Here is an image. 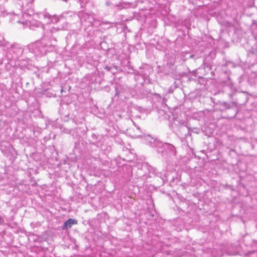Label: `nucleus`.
<instances>
[{
    "label": "nucleus",
    "mask_w": 257,
    "mask_h": 257,
    "mask_svg": "<svg viewBox=\"0 0 257 257\" xmlns=\"http://www.w3.org/2000/svg\"><path fill=\"white\" fill-rule=\"evenodd\" d=\"M146 140L148 141L149 143L155 144H159L162 143L161 141L157 139H155L153 137H151L150 136H148L146 138Z\"/></svg>",
    "instance_id": "20e7f679"
},
{
    "label": "nucleus",
    "mask_w": 257,
    "mask_h": 257,
    "mask_svg": "<svg viewBox=\"0 0 257 257\" xmlns=\"http://www.w3.org/2000/svg\"><path fill=\"white\" fill-rule=\"evenodd\" d=\"M12 51H13V49H10L9 51V53L7 55V57H8V59H9V53H10ZM16 59H17V57H13L11 58H10V62L8 63V64L7 65V67H8V66L9 64H10L11 65H13L12 63H13V61L16 60Z\"/></svg>",
    "instance_id": "423d86ee"
},
{
    "label": "nucleus",
    "mask_w": 257,
    "mask_h": 257,
    "mask_svg": "<svg viewBox=\"0 0 257 257\" xmlns=\"http://www.w3.org/2000/svg\"><path fill=\"white\" fill-rule=\"evenodd\" d=\"M165 145H171V144H169V143H166Z\"/></svg>",
    "instance_id": "6e6552de"
},
{
    "label": "nucleus",
    "mask_w": 257,
    "mask_h": 257,
    "mask_svg": "<svg viewBox=\"0 0 257 257\" xmlns=\"http://www.w3.org/2000/svg\"><path fill=\"white\" fill-rule=\"evenodd\" d=\"M34 20L38 22V23L36 24V27H40L43 23L46 24L56 23L59 21V18L56 16H51L47 13H41L33 14Z\"/></svg>",
    "instance_id": "f257e3e1"
},
{
    "label": "nucleus",
    "mask_w": 257,
    "mask_h": 257,
    "mask_svg": "<svg viewBox=\"0 0 257 257\" xmlns=\"http://www.w3.org/2000/svg\"><path fill=\"white\" fill-rule=\"evenodd\" d=\"M23 17L24 18L26 19L28 17H31V14H30L28 11H27L26 12L24 13V14L23 15Z\"/></svg>",
    "instance_id": "0eeeda50"
},
{
    "label": "nucleus",
    "mask_w": 257,
    "mask_h": 257,
    "mask_svg": "<svg viewBox=\"0 0 257 257\" xmlns=\"http://www.w3.org/2000/svg\"><path fill=\"white\" fill-rule=\"evenodd\" d=\"M18 23L23 24L24 27H28L30 28H31V27L32 25L31 21L29 20H26L25 22H21V21H18Z\"/></svg>",
    "instance_id": "39448f33"
},
{
    "label": "nucleus",
    "mask_w": 257,
    "mask_h": 257,
    "mask_svg": "<svg viewBox=\"0 0 257 257\" xmlns=\"http://www.w3.org/2000/svg\"><path fill=\"white\" fill-rule=\"evenodd\" d=\"M79 17L82 23H87L86 25L89 26L92 25L94 22V18L93 15L88 14L81 13L79 15Z\"/></svg>",
    "instance_id": "f03ea898"
},
{
    "label": "nucleus",
    "mask_w": 257,
    "mask_h": 257,
    "mask_svg": "<svg viewBox=\"0 0 257 257\" xmlns=\"http://www.w3.org/2000/svg\"><path fill=\"white\" fill-rule=\"evenodd\" d=\"M77 224V220L72 219H69L65 222L62 226L63 229L71 228L73 225Z\"/></svg>",
    "instance_id": "7ed1b4c3"
},
{
    "label": "nucleus",
    "mask_w": 257,
    "mask_h": 257,
    "mask_svg": "<svg viewBox=\"0 0 257 257\" xmlns=\"http://www.w3.org/2000/svg\"><path fill=\"white\" fill-rule=\"evenodd\" d=\"M28 47L29 49H30L31 46L30 45H28Z\"/></svg>",
    "instance_id": "1a4fd4ad"
}]
</instances>
